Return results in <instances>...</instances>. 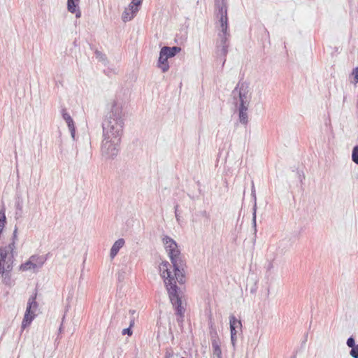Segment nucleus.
Returning <instances> with one entry per match:
<instances>
[{"instance_id":"obj_13","label":"nucleus","mask_w":358,"mask_h":358,"mask_svg":"<svg viewBox=\"0 0 358 358\" xmlns=\"http://www.w3.org/2000/svg\"><path fill=\"white\" fill-rule=\"evenodd\" d=\"M230 331L238 334L241 331L242 324L241 320L236 318L234 315L229 317Z\"/></svg>"},{"instance_id":"obj_35","label":"nucleus","mask_w":358,"mask_h":358,"mask_svg":"<svg viewBox=\"0 0 358 358\" xmlns=\"http://www.w3.org/2000/svg\"><path fill=\"white\" fill-rule=\"evenodd\" d=\"M39 261H40V260H35V261H34V263H36V264H37V265H38V262H39Z\"/></svg>"},{"instance_id":"obj_26","label":"nucleus","mask_w":358,"mask_h":358,"mask_svg":"<svg viewBox=\"0 0 358 358\" xmlns=\"http://www.w3.org/2000/svg\"><path fill=\"white\" fill-rule=\"evenodd\" d=\"M237 334L236 333H234V332H231V343L233 344V345H235V342L237 340V336H236Z\"/></svg>"},{"instance_id":"obj_18","label":"nucleus","mask_w":358,"mask_h":358,"mask_svg":"<svg viewBox=\"0 0 358 358\" xmlns=\"http://www.w3.org/2000/svg\"><path fill=\"white\" fill-rule=\"evenodd\" d=\"M238 109L240 122L243 124H247L248 122V116L247 113L248 106H238Z\"/></svg>"},{"instance_id":"obj_3","label":"nucleus","mask_w":358,"mask_h":358,"mask_svg":"<svg viewBox=\"0 0 358 358\" xmlns=\"http://www.w3.org/2000/svg\"><path fill=\"white\" fill-rule=\"evenodd\" d=\"M215 15L217 20L215 27L219 31L215 44L216 54L217 56L223 57L224 65L228 53L231 36L229 30L227 6L225 0H215Z\"/></svg>"},{"instance_id":"obj_24","label":"nucleus","mask_w":358,"mask_h":358,"mask_svg":"<svg viewBox=\"0 0 358 358\" xmlns=\"http://www.w3.org/2000/svg\"><path fill=\"white\" fill-rule=\"evenodd\" d=\"M95 55L97 59L101 61H104L106 59V55L99 50L95 51Z\"/></svg>"},{"instance_id":"obj_10","label":"nucleus","mask_w":358,"mask_h":358,"mask_svg":"<svg viewBox=\"0 0 358 358\" xmlns=\"http://www.w3.org/2000/svg\"><path fill=\"white\" fill-rule=\"evenodd\" d=\"M62 115L63 119L65 120V122H66V124L68 125V127L70 131L71 136L73 140H75L76 139V138H75L76 127H75L74 122H73V119L71 118L70 114L66 111V108H63L62 110Z\"/></svg>"},{"instance_id":"obj_27","label":"nucleus","mask_w":358,"mask_h":358,"mask_svg":"<svg viewBox=\"0 0 358 358\" xmlns=\"http://www.w3.org/2000/svg\"><path fill=\"white\" fill-rule=\"evenodd\" d=\"M143 0H132L131 3L132 6H135L139 8V6L141 5Z\"/></svg>"},{"instance_id":"obj_31","label":"nucleus","mask_w":358,"mask_h":358,"mask_svg":"<svg viewBox=\"0 0 358 358\" xmlns=\"http://www.w3.org/2000/svg\"><path fill=\"white\" fill-rule=\"evenodd\" d=\"M135 323V317H131L129 322V327H132Z\"/></svg>"},{"instance_id":"obj_23","label":"nucleus","mask_w":358,"mask_h":358,"mask_svg":"<svg viewBox=\"0 0 358 358\" xmlns=\"http://www.w3.org/2000/svg\"><path fill=\"white\" fill-rule=\"evenodd\" d=\"M346 344L349 348H353L354 346L357 345L355 344V339L352 336L348 338Z\"/></svg>"},{"instance_id":"obj_14","label":"nucleus","mask_w":358,"mask_h":358,"mask_svg":"<svg viewBox=\"0 0 358 358\" xmlns=\"http://www.w3.org/2000/svg\"><path fill=\"white\" fill-rule=\"evenodd\" d=\"M161 50H162L163 55H165V56L168 58H171L174 57L177 53L180 52L181 50V48L178 46H164Z\"/></svg>"},{"instance_id":"obj_21","label":"nucleus","mask_w":358,"mask_h":358,"mask_svg":"<svg viewBox=\"0 0 358 358\" xmlns=\"http://www.w3.org/2000/svg\"><path fill=\"white\" fill-rule=\"evenodd\" d=\"M352 159L358 165V145H356L352 150Z\"/></svg>"},{"instance_id":"obj_12","label":"nucleus","mask_w":358,"mask_h":358,"mask_svg":"<svg viewBox=\"0 0 358 358\" xmlns=\"http://www.w3.org/2000/svg\"><path fill=\"white\" fill-rule=\"evenodd\" d=\"M80 0H68L67 9L71 13H75L77 18L80 17L81 12L78 8Z\"/></svg>"},{"instance_id":"obj_22","label":"nucleus","mask_w":358,"mask_h":358,"mask_svg":"<svg viewBox=\"0 0 358 358\" xmlns=\"http://www.w3.org/2000/svg\"><path fill=\"white\" fill-rule=\"evenodd\" d=\"M350 355L353 358H358V345L352 348Z\"/></svg>"},{"instance_id":"obj_34","label":"nucleus","mask_w":358,"mask_h":358,"mask_svg":"<svg viewBox=\"0 0 358 358\" xmlns=\"http://www.w3.org/2000/svg\"><path fill=\"white\" fill-rule=\"evenodd\" d=\"M62 331V324H61L59 329V331L61 333Z\"/></svg>"},{"instance_id":"obj_25","label":"nucleus","mask_w":358,"mask_h":358,"mask_svg":"<svg viewBox=\"0 0 358 358\" xmlns=\"http://www.w3.org/2000/svg\"><path fill=\"white\" fill-rule=\"evenodd\" d=\"M122 335L127 334L128 336H131L132 335L131 328L129 327L128 328L124 329L122 331Z\"/></svg>"},{"instance_id":"obj_20","label":"nucleus","mask_w":358,"mask_h":358,"mask_svg":"<svg viewBox=\"0 0 358 358\" xmlns=\"http://www.w3.org/2000/svg\"><path fill=\"white\" fill-rule=\"evenodd\" d=\"M6 222V217L5 214V208H2L0 210V234H1Z\"/></svg>"},{"instance_id":"obj_9","label":"nucleus","mask_w":358,"mask_h":358,"mask_svg":"<svg viewBox=\"0 0 358 358\" xmlns=\"http://www.w3.org/2000/svg\"><path fill=\"white\" fill-rule=\"evenodd\" d=\"M139 8L132 3H129V6L124 9L122 15V20L123 22H127L131 21L138 12Z\"/></svg>"},{"instance_id":"obj_11","label":"nucleus","mask_w":358,"mask_h":358,"mask_svg":"<svg viewBox=\"0 0 358 358\" xmlns=\"http://www.w3.org/2000/svg\"><path fill=\"white\" fill-rule=\"evenodd\" d=\"M23 217V200L21 197H17L15 201V214L14 217L17 221Z\"/></svg>"},{"instance_id":"obj_29","label":"nucleus","mask_w":358,"mask_h":358,"mask_svg":"<svg viewBox=\"0 0 358 358\" xmlns=\"http://www.w3.org/2000/svg\"><path fill=\"white\" fill-rule=\"evenodd\" d=\"M178 205H176L175 207V216H176V220L178 221L180 219V215L178 214Z\"/></svg>"},{"instance_id":"obj_2","label":"nucleus","mask_w":358,"mask_h":358,"mask_svg":"<svg viewBox=\"0 0 358 358\" xmlns=\"http://www.w3.org/2000/svg\"><path fill=\"white\" fill-rule=\"evenodd\" d=\"M124 124L122 103L114 100L102 122L101 152L106 159H114L118 155Z\"/></svg>"},{"instance_id":"obj_4","label":"nucleus","mask_w":358,"mask_h":358,"mask_svg":"<svg viewBox=\"0 0 358 358\" xmlns=\"http://www.w3.org/2000/svg\"><path fill=\"white\" fill-rule=\"evenodd\" d=\"M231 95L237 106H248L252 98L251 89L249 85L244 82H238L232 91Z\"/></svg>"},{"instance_id":"obj_30","label":"nucleus","mask_w":358,"mask_h":358,"mask_svg":"<svg viewBox=\"0 0 358 358\" xmlns=\"http://www.w3.org/2000/svg\"><path fill=\"white\" fill-rule=\"evenodd\" d=\"M352 74L355 75V78L358 80V67L353 70Z\"/></svg>"},{"instance_id":"obj_6","label":"nucleus","mask_w":358,"mask_h":358,"mask_svg":"<svg viewBox=\"0 0 358 358\" xmlns=\"http://www.w3.org/2000/svg\"><path fill=\"white\" fill-rule=\"evenodd\" d=\"M37 294V290L36 289L28 299L25 314L22 322V329L29 326L36 315V313L38 308V304L36 302Z\"/></svg>"},{"instance_id":"obj_28","label":"nucleus","mask_w":358,"mask_h":358,"mask_svg":"<svg viewBox=\"0 0 358 358\" xmlns=\"http://www.w3.org/2000/svg\"><path fill=\"white\" fill-rule=\"evenodd\" d=\"M257 290V282H255L254 285L250 288V293L255 294Z\"/></svg>"},{"instance_id":"obj_7","label":"nucleus","mask_w":358,"mask_h":358,"mask_svg":"<svg viewBox=\"0 0 358 358\" xmlns=\"http://www.w3.org/2000/svg\"><path fill=\"white\" fill-rule=\"evenodd\" d=\"M45 262V259L43 257H38L36 255L31 256L29 261L22 264L20 266V270L27 271L31 268H36L41 267Z\"/></svg>"},{"instance_id":"obj_8","label":"nucleus","mask_w":358,"mask_h":358,"mask_svg":"<svg viewBox=\"0 0 358 358\" xmlns=\"http://www.w3.org/2000/svg\"><path fill=\"white\" fill-rule=\"evenodd\" d=\"M17 231H18V227L16 224L14 227L13 236H12V242L10 243L8 245L5 246L4 248H0V257H1V253L3 255V253H6V258L10 257H14L13 252L15 249V242L17 241Z\"/></svg>"},{"instance_id":"obj_32","label":"nucleus","mask_w":358,"mask_h":358,"mask_svg":"<svg viewBox=\"0 0 358 358\" xmlns=\"http://www.w3.org/2000/svg\"><path fill=\"white\" fill-rule=\"evenodd\" d=\"M129 313L131 315V317H134V315L136 314L135 310H129Z\"/></svg>"},{"instance_id":"obj_5","label":"nucleus","mask_w":358,"mask_h":358,"mask_svg":"<svg viewBox=\"0 0 358 358\" xmlns=\"http://www.w3.org/2000/svg\"><path fill=\"white\" fill-rule=\"evenodd\" d=\"M14 257L6 258V253L0 257V276L2 282L6 285H12L10 273L13 268Z\"/></svg>"},{"instance_id":"obj_15","label":"nucleus","mask_w":358,"mask_h":358,"mask_svg":"<svg viewBox=\"0 0 358 358\" xmlns=\"http://www.w3.org/2000/svg\"><path fill=\"white\" fill-rule=\"evenodd\" d=\"M124 243L125 241L123 238H119L113 243L110 252L111 259H113L117 255L120 249L124 246Z\"/></svg>"},{"instance_id":"obj_19","label":"nucleus","mask_w":358,"mask_h":358,"mask_svg":"<svg viewBox=\"0 0 358 358\" xmlns=\"http://www.w3.org/2000/svg\"><path fill=\"white\" fill-rule=\"evenodd\" d=\"M251 196H252V198L254 199V205H253V208H252V225L255 228V230L256 231L257 197H256V193H255V189L253 183H252V186Z\"/></svg>"},{"instance_id":"obj_33","label":"nucleus","mask_w":358,"mask_h":358,"mask_svg":"<svg viewBox=\"0 0 358 358\" xmlns=\"http://www.w3.org/2000/svg\"><path fill=\"white\" fill-rule=\"evenodd\" d=\"M201 214H202V215H203L205 217H208V213H207V212L206 210L202 211Z\"/></svg>"},{"instance_id":"obj_1","label":"nucleus","mask_w":358,"mask_h":358,"mask_svg":"<svg viewBox=\"0 0 358 358\" xmlns=\"http://www.w3.org/2000/svg\"><path fill=\"white\" fill-rule=\"evenodd\" d=\"M162 241L171 259L173 271H171V266L168 262H163L159 266V269L170 301L176 310L177 316L179 317L177 320L180 322V319L182 320L184 317L185 307L182 304L176 282H178L180 284L185 282V262L181 255L177 243L173 238L164 236Z\"/></svg>"},{"instance_id":"obj_36","label":"nucleus","mask_w":358,"mask_h":358,"mask_svg":"<svg viewBox=\"0 0 358 358\" xmlns=\"http://www.w3.org/2000/svg\"><path fill=\"white\" fill-rule=\"evenodd\" d=\"M182 358H185V357H182Z\"/></svg>"},{"instance_id":"obj_16","label":"nucleus","mask_w":358,"mask_h":358,"mask_svg":"<svg viewBox=\"0 0 358 358\" xmlns=\"http://www.w3.org/2000/svg\"><path fill=\"white\" fill-rule=\"evenodd\" d=\"M168 57L165 55L162 54V50H160L159 57L157 62V66L164 73L166 72L169 69V65L167 62Z\"/></svg>"},{"instance_id":"obj_17","label":"nucleus","mask_w":358,"mask_h":358,"mask_svg":"<svg viewBox=\"0 0 358 358\" xmlns=\"http://www.w3.org/2000/svg\"><path fill=\"white\" fill-rule=\"evenodd\" d=\"M213 358H222V350L220 341L216 338L212 340Z\"/></svg>"}]
</instances>
